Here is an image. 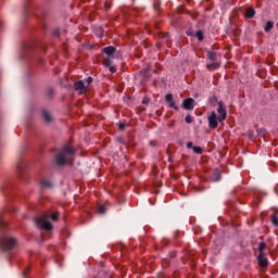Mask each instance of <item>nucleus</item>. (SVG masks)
I'll list each match as a JSON object with an SVG mask.
<instances>
[{"mask_svg": "<svg viewBox=\"0 0 278 278\" xmlns=\"http://www.w3.org/2000/svg\"><path fill=\"white\" fill-rule=\"evenodd\" d=\"M75 157V149L71 146H65L63 149L59 150L54 161L58 166H64V164H71Z\"/></svg>", "mask_w": 278, "mask_h": 278, "instance_id": "nucleus-1", "label": "nucleus"}, {"mask_svg": "<svg viewBox=\"0 0 278 278\" xmlns=\"http://www.w3.org/2000/svg\"><path fill=\"white\" fill-rule=\"evenodd\" d=\"M50 218L54 222L58 220V213H53L52 215L46 213L42 216L35 218V224L39 229H45V231H51V229H53V225H51V222H49Z\"/></svg>", "mask_w": 278, "mask_h": 278, "instance_id": "nucleus-2", "label": "nucleus"}, {"mask_svg": "<svg viewBox=\"0 0 278 278\" xmlns=\"http://www.w3.org/2000/svg\"><path fill=\"white\" fill-rule=\"evenodd\" d=\"M18 241L12 237H3L0 239V247L3 251H12V249H16Z\"/></svg>", "mask_w": 278, "mask_h": 278, "instance_id": "nucleus-3", "label": "nucleus"}, {"mask_svg": "<svg viewBox=\"0 0 278 278\" xmlns=\"http://www.w3.org/2000/svg\"><path fill=\"white\" fill-rule=\"evenodd\" d=\"M217 114H219L217 118L219 123H223L227 118V110H225V103L223 101L218 102Z\"/></svg>", "mask_w": 278, "mask_h": 278, "instance_id": "nucleus-4", "label": "nucleus"}, {"mask_svg": "<svg viewBox=\"0 0 278 278\" xmlns=\"http://www.w3.org/2000/svg\"><path fill=\"white\" fill-rule=\"evenodd\" d=\"M208 125L212 129H216V127H218V116L216 115V112H213L208 117Z\"/></svg>", "mask_w": 278, "mask_h": 278, "instance_id": "nucleus-5", "label": "nucleus"}, {"mask_svg": "<svg viewBox=\"0 0 278 278\" xmlns=\"http://www.w3.org/2000/svg\"><path fill=\"white\" fill-rule=\"evenodd\" d=\"M75 90H78L80 92V94H84L85 92H88V86H86V84L81 80L77 81L74 85Z\"/></svg>", "mask_w": 278, "mask_h": 278, "instance_id": "nucleus-6", "label": "nucleus"}, {"mask_svg": "<svg viewBox=\"0 0 278 278\" xmlns=\"http://www.w3.org/2000/svg\"><path fill=\"white\" fill-rule=\"evenodd\" d=\"M165 100L168 102L169 108H172V110H176V112L179 111V106H177V104H175V100L173 99V93H167L165 96Z\"/></svg>", "mask_w": 278, "mask_h": 278, "instance_id": "nucleus-7", "label": "nucleus"}, {"mask_svg": "<svg viewBox=\"0 0 278 278\" xmlns=\"http://www.w3.org/2000/svg\"><path fill=\"white\" fill-rule=\"evenodd\" d=\"M182 108L185 110H194V99L189 98V99L184 100Z\"/></svg>", "mask_w": 278, "mask_h": 278, "instance_id": "nucleus-8", "label": "nucleus"}, {"mask_svg": "<svg viewBox=\"0 0 278 278\" xmlns=\"http://www.w3.org/2000/svg\"><path fill=\"white\" fill-rule=\"evenodd\" d=\"M258 266H262L263 268L268 266V258H266V255L264 253L258 254Z\"/></svg>", "mask_w": 278, "mask_h": 278, "instance_id": "nucleus-9", "label": "nucleus"}, {"mask_svg": "<svg viewBox=\"0 0 278 278\" xmlns=\"http://www.w3.org/2000/svg\"><path fill=\"white\" fill-rule=\"evenodd\" d=\"M40 186L43 190H47L49 188H53V182H51L49 179H41Z\"/></svg>", "mask_w": 278, "mask_h": 278, "instance_id": "nucleus-10", "label": "nucleus"}, {"mask_svg": "<svg viewBox=\"0 0 278 278\" xmlns=\"http://www.w3.org/2000/svg\"><path fill=\"white\" fill-rule=\"evenodd\" d=\"M111 64H112L111 59H110V58H104V60H103V65L106 66V67H109V71H110L111 73H114V72L116 71V67L112 66Z\"/></svg>", "mask_w": 278, "mask_h": 278, "instance_id": "nucleus-11", "label": "nucleus"}, {"mask_svg": "<svg viewBox=\"0 0 278 278\" xmlns=\"http://www.w3.org/2000/svg\"><path fill=\"white\" fill-rule=\"evenodd\" d=\"M207 71H214L216 68H220V62L213 61V63L206 64Z\"/></svg>", "mask_w": 278, "mask_h": 278, "instance_id": "nucleus-12", "label": "nucleus"}, {"mask_svg": "<svg viewBox=\"0 0 278 278\" xmlns=\"http://www.w3.org/2000/svg\"><path fill=\"white\" fill-rule=\"evenodd\" d=\"M103 51L106 53V55H109L106 58H112V55H114V53L116 51V48L110 46V47L104 48Z\"/></svg>", "mask_w": 278, "mask_h": 278, "instance_id": "nucleus-13", "label": "nucleus"}, {"mask_svg": "<svg viewBox=\"0 0 278 278\" xmlns=\"http://www.w3.org/2000/svg\"><path fill=\"white\" fill-rule=\"evenodd\" d=\"M207 58L211 62H216L218 60V53L214 51H207Z\"/></svg>", "mask_w": 278, "mask_h": 278, "instance_id": "nucleus-14", "label": "nucleus"}, {"mask_svg": "<svg viewBox=\"0 0 278 278\" xmlns=\"http://www.w3.org/2000/svg\"><path fill=\"white\" fill-rule=\"evenodd\" d=\"M43 121L46 123H51L53 121V117L51 116V113L43 111L42 112Z\"/></svg>", "mask_w": 278, "mask_h": 278, "instance_id": "nucleus-15", "label": "nucleus"}, {"mask_svg": "<svg viewBox=\"0 0 278 278\" xmlns=\"http://www.w3.org/2000/svg\"><path fill=\"white\" fill-rule=\"evenodd\" d=\"M247 18H253L255 16V10L253 8H250L245 12Z\"/></svg>", "mask_w": 278, "mask_h": 278, "instance_id": "nucleus-16", "label": "nucleus"}, {"mask_svg": "<svg viewBox=\"0 0 278 278\" xmlns=\"http://www.w3.org/2000/svg\"><path fill=\"white\" fill-rule=\"evenodd\" d=\"M275 23L273 22H267L265 25V31H270V29L274 27Z\"/></svg>", "mask_w": 278, "mask_h": 278, "instance_id": "nucleus-17", "label": "nucleus"}, {"mask_svg": "<svg viewBox=\"0 0 278 278\" xmlns=\"http://www.w3.org/2000/svg\"><path fill=\"white\" fill-rule=\"evenodd\" d=\"M265 249H266V243L265 242H261L260 245H258L260 254L264 253Z\"/></svg>", "mask_w": 278, "mask_h": 278, "instance_id": "nucleus-18", "label": "nucleus"}, {"mask_svg": "<svg viewBox=\"0 0 278 278\" xmlns=\"http://www.w3.org/2000/svg\"><path fill=\"white\" fill-rule=\"evenodd\" d=\"M271 223L275 227H278V217L276 214L271 216Z\"/></svg>", "mask_w": 278, "mask_h": 278, "instance_id": "nucleus-19", "label": "nucleus"}, {"mask_svg": "<svg viewBox=\"0 0 278 278\" xmlns=\"http://www.w3.org/2000/svg\"><path fill=\"white\" fill-rule=\"evenodd\" d=\"M193 151L195 153H198V155H201V153H203V148H201V147H193Z\"/></svg>", "mask_w": 278, "mask_h": 278, "instance_id": "nucleus-20", "label": "nucleus"}, {"mask_svg": "<svg viewBox=\"0 0 278 278\" xmlns=\"http://www.w3.org/2000/svg\"><path fill=\"white\" fill-rule=\"evenodd\" d=\"M195 38H198V40H203V31L202 30H199L197 34H195Z\"/></svg>", "mask_w": 278, "mask_h": 278, "instance_id": "nucleus-21", "label": "nucleus"}, {"mask_svg": "<svg viewBox=\"0 0 278 278\" xmlns=\"http://www.w3.org/2000/svg\"><path fill=\"white\" fill-rule=\"evenodd\" d=\"M98 212H99V214H104L105 213V206L104 205H100L98 207Z\"/></svg>", "mask_w": 278, "mask_h": 278, "instance_id": "nucleus-22", "label": "nucleus"}, {"mask_svg": "<svg viewBox=\"0 0 278 278\" xmlns=\"http://www.w3.org/2000/svg\"><path fill=\"white\" fill-rule=\"evenodd\" d=\"M186 123L190 124L192 123V116L191 115H187L185 118Z\"/></svg>", "mask_w": 278, "mask_h": 278, "instance_id": "nucleus-23", "label": "nucleus"}, {"mask_svg": "<svg viewBox=\"0 0 278 278\" xmlns=\"http://www.w3.org/2000/svg\"><path fill=\"white\" fill-rule=\"evenodd\" d=\"M91 81H92V77H88L87 80H86L85 86H87V88H88V85H89Z\"/></svg>", "mask_w": 278, "mask_h": 278, "instance_id": "nucleus-24", "label": "nucleus"}, {"mask_svg": "<svg viewBox=\"0 0 278 278\" xmlns=\"http://www.w3.org/2000/svg\"><path fill=\"white\" fill-rule=\"evenodd\" d=\"M142 103L143 105H149V98H143Z\"/></svg>", "mask_w": 278, "mask_h": 278, "instance_id": "nucleus-25", "label": "nucleus"}, {"mask_svg": "<svg viewBox=\"0 0 278 278\" xmlns=\"http://www.w3.org/2000/svg\"><path fill=\"white\" fill-rule=\"evenodd\" d=\"M187 148H188V149H194V146H193L192 142H188V143H187Z\"/></svg>", "mask_w": 278, "mask_h": 278, "instance_id": "nucleus-26", "label": "nucleus"}, {"mask_svg": "<svg viewBox=\"0 0 278 278\" xmlns=\"http://www.w3.org/2000/svg\"><path fill=\"white\" fill-rule=\"evenodd\" d=\"M118 127H119V129H125L126 125L123 124V123H121V124L118 125Z\"/></svg>", "mask_w": 278, "mask_h": 278, "instance_id": "nucleus-27", "label": "nucleus"}, {"mask_svg": "<svg viewBox=\"0 0 278 278\" xmlns=\"http://www.w3.org/2000/svg\"><path fill=\"white\" fill-rule=\"evenodd\" d=\"M54 36H60V31L56 30V31L54 33Z\"/></svg>", "mask_w": 278, "mask_h": 278, "instance_id": "nucleus-28", "label": "nucleus"}, {"mask_svg": "<svg viewBox=\"0 0 278 278\" xmlns=\"http://www.w3.org/2000/svg\"><path fill=\"white\" fill-rule=\"evenodd\" d=\"M105 5H106V8H110V7H111L110 3H105Z\"/></svg>", "mask_w": 278, "mask_h": 278, "instance_id": "nucleus-29", "label": "nucleus"}, {"mask_svg": "<svg viewBox=\"0 0 278 278\" xmlns=\"http://www.w3.org/2000/svg\"><path fill=\"white\" fill-rule=\"evenodd\" d=\"M220 179V177H217L216 179H215V181H218Z\"/></svg>", "mask_w": 278, "mask_h": 278, "instance_id": "nucleus-30", "label": "nucleus"}]
</instances>
